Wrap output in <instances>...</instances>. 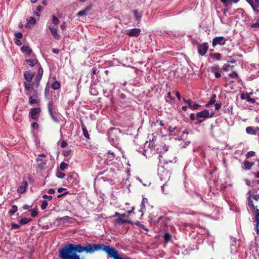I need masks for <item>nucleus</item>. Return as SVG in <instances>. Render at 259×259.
Returning a JSON list of instances; mask_svg holds the SVG:
<instances>
[{"instance_id": "obj_29", "label": "nucleus", "mask_w": 259, "mask_h": 259, "mask_svg": "<svg viewBox=\"0 0 259 259\" xmlns=\"http://www.w3.org/2000/svg\"><path fill=\"white\" fill-rule=\"evenodd\" d=\"M246 132L247 134L250 135H255V131L251 126H247L246 128Z\"/></svg>"}, {"instance_id": "obj_40", "label": "nucleus", "mask_w": 259, "mask_h": 259, "mask_svg": "<svg viewBox=\"0 0 259 259\" xmlns=\"http://www.w3.org/2000/svg\"><path fill=\"white\" fill-rule=\"evenodd\" d=\"M50 86L49 85L48 83L47 84L45 90V96L46 98H48V96L49 95V91H50Z\"/></svg>"}, {"instance_id": "obj_18", "label": "nucleus", "mask_w": 259, "mask_h": 259, "mask_svg": "<svg viewBox=\"0 0 259 259\" xmlns=\"http://www.w3.org/2000/svg\"><path fill=\"white\" fill-rule=\"evenodd\" d=\"M49 115H50L51 118L54 122L56 123L59 122L60 120L58 117V116H59V114L58 112H57L56 111H54V112L52 113V114H49Z\"/></svg>"}, {"instance_id": "obj_15", "label": "nucleus", "mask_w": 259, "mask_h": 259, "mask_svg": "<svg viewBox=\"0 0 259 259\" xmlns=\"http://www.w3.org/2000/svg\"><path fill=\"white\" fill-rule=\"evenodd\" d=\"M21 52L26 55L29 56L32 54V50L30 48L27 46H24L21 48Z\"/></svg>"}, {"instance_id": "obj_46", "label": "nucleus", "mask_w": 259, "mask_h": 259, "mask_svg": "<svg viewBox=\"0 0 259 259\" xmlns=\"http://www.w3.org/2000/svg\"><path fill=\"white\" fill-rule=\"evenodd\" d=\"M252 28H259V18L254 23H252L250 25Z\"/></svg>"}, {"instance_id": "obj_41", "label": "nucleus", "mask_w": 259, "mask_h": 259, "mask_svg": "<svg viewBox=\"0 0 259 259\" xmlns=\"http://www.w3.org/2000/svg\"><path fill=\"white\" fill-rule=\"evenodd\" d=\"M48 205V201L47 200H43L42 201V204H41V206H40L41 209L42 210L45 209L47 208Z\"/></svg>"}, {"instance_id": "obj_28", "label": "nucleus", "mask_w": 259, "mask_h": 259, "mask_svg": "<svg viewBox=\"0 0 259 259\" xmlns=\"http://www.w3.org/2000/svg\"><path fill=\"white\" fill-rule=\"evenodd\" d=\"M81 127H82L83 134V136H84V137H85L87 139H90V135L88 133V132L87 130L85 125L83 123L81 124Z\"/></svg>"}, {"instance_id": "obj_44", "label": "nucleus", "mask_w": 259, "mask_h": 259, "mask_svg": "<svg viewBox=\"0 0 259 259\" xmlns=\"http://www.w3.org/2000/svg\"><path fill=\"white\" fill-rule=\"evenodd\" d=\"M229 76L230 77L233 78H237L238 77V74L235 71H233L232 73H230L229 74Z\"/></svg>"}, {"instance_id": "obj_12", "label": "nucleus", "mask_w": 259, "mask_h": 259, "mask_svg": "<svg viewBox=\"0 0 259 259\" xmlns=\"http://www.w3.org/2000/svg\"><path fill=\"white\" fill-rule=\"evenodd\" d=\"M28 187V183L27 181H23L21 185L18 187L17 192L19 193L23 194L26 191V188Z\"/></svg>"}, {"instance_id": "obj_27", "label": "nucleus", "mask_w": 259, "mask_h": 259, "mask_svg": "<svg viewBox=\"0 0 259 259\" xmlns=\"http://www.w3.org/2000/svg\"><path fill=\"white\" fill-rule=\"evenodd\" d=\"M216 95L215 94L213 95L211 98L209 102L206 104V107H209L210 105L213 104L215 102Z\"/></svg>"}, {"instance_id": "obj_21", "label": "nucleus", "mask_w": 259, "mask_h": 259, "mask_svg": "<svg viewBox=\"0 0 259 259\" xmlns=\"http://www.w3.org/2000/svg\"><path fill=\"white\" fill-rule=\"evenodd\" d=\"M26 62L31 67H33L38 63V60L35 58L33 59H27L26 60Z\"/></svg>"}, {"instance_id": "obj_13", "label": "nucleus", "mask_w": 259, "mask_h": 259, "mask_svg": "<svg viewBox=\"0 0 259 259\" xmlns=\"http://www.w3.org/2000/svg\"><path fill=\"white\" fill-rule=\"evenodd\" d=\"M33 77L34 73H32L30 71H26L24 73V77L26 80L25 82H31Z\"/></svg>"}, {"instance_id": "obj_31", "label": "nucleus", "mask_w": 259, "mask_h": 259, "mask_svg": "<svg viewBox=\"0 0 259 259\" xmlns=\"http://www.w3.org/2000/svg\"><path fill=\"white\" fill-rule=\"evenodd\" d=\"M211 57L214 58L216 60L219 61L221 59L222 55L220 53H212L210 54Z\"/></svg>"}, {"instance_id": "obj_51", "label": "nucleus", "mask_w": 259, "mask_h": 259, "mask_svg": "<svg viewBox=\"0 0 259 259\" xmlns=\"http://www.w3.org/2000/svg\"><path fill=\"white\" fill-rule=\"evenodd\" d=\"M86 13H87V10H82L81 11H80L77 13V15L78 16H82L85 15Z\"/></svg>"}, {"instance_id": "obj_59", "label": "nucleus", "mask_w": 259, "mask_h": 259, "mask_svg": "<svg viewBox=\"0 0 259 259\" xmlns=\"http://www.w3.org/2000/svg\"><path fill=\"white\" fill-rule=\"evenodd\" d=\"M14 42L18 46H20L22 44V42L19 39H14Z\"/></svg>"}, {"instance_id": "obj_30", "label": "nucleus", "mask_w": 259, "mask_h": 259, "mask_svg": "<svg viewBox=\"0 0 259 259\" xmlns=\"http://www.w3.org/2000/svg\"><path fill=\"white\" fill-rule=\"evenodd\" d=\"M163 238L164 241L167 242L170 240L171 238V235L168 232H165L163 236Z\"/></svg>"}, {"instance_id": "obj_11", "label": "nucleus", "mask_w": 259, "mask_h": 259, "mask_svg": "<svg viewBox=\"0 0 259 259\" xmlns=\"http://www.w3.org/2000/svg\"><path fill=\"white\" fill-rule=\"evenodd\" d=\"M24 85L25 90V94L26 95H29L30 94V90L33 89L34 83H31V82H24Z\"/></svg>"}, {"instance_id": "obj_37", "label": "nucleus", "mask_w": 259, "mask_h": 259, "mask_svg": "<svg viewBox=\"0 0 259 259\" xmlns=\"http://www.w3.org/2000/svg\"><path fill=\"white\" fill-rule=\"evenodd\" d=\"M56 176L58 178L63 179L65 176V174L58 170L56 173Z\"/></svg>"}, {"instance_id": "obj_23", "label": "nucleus", "mask_w": 259, "mask_h": 259, "mask_svg": "<svg viewBox=\"0 0 259 259\" xmlns=\"http://www.w3.org/2000/svg\"><path fill=\"white\" fill-rule=\"evenodd\" d=\"M134 17L135 19L138 21H140L142 14L141 13H139L137 10H134L133 11Z\"/></svg>"}, {"instance_id": "obj_6", "label": "nucleus", "mask_w": 259, "mask_h": 259, "mask_svg": "<svg viewBox=\"0 0 259 259\" xmlns=\"http://www.w3.org/2000/svg\"><path fill=\"white\" fill-rule=\"evenodd\" d=\"M227 39L223 36H217L212 39V45L215 47L217 45H224Z\"/></svg>"}, {"instance_id": "obj_24", "label": "nucleus", "mask_w": 259, "mask_h": 259, "mask_svg": "<svg viewBox=\"0 0 259 259\" xmlns=\"http://www.w3.org/2000/svg\"><path fill=\"white\" fill-rule=\"evenodd\" d=\"M148 201V199L146 198H143L142 201L141 203V209L140 211L142 212V216L143 215V210L145 209V204L147 203Z\"/></svg>"}, {"instance_id": "obj_34", "label": "nucleus", "mask_w": 259, "mask_h": 259, "mask_svg": "<svg viewBox=\"0 0 259 259\" xmlns=\"http://www.w3.org/2000/svg\"><path fill=\"white\" fill-rule=\"evenodd\" d=\"M18 210V207L16 205H13L11 209L9 210V213L10 215H13Z\"/></svg>"}, {"instance_id": "obj_39", "label": "nucleus", "mask_w": 259, "mask_h": 259, "mask_svg": "<svg viewBox=\"0 0 259 259\" xmlns=\"http://www.w3.org/2000/svg\"><path fill=\"white\" fill-rule=\"evenodd\" d=\"M46 162L44 161H41V162H38L37 164L38 167L40 169H44L46 167Z\"/></svg>"}, {"instance_id": "obj_3", "label": "nucleus", "mask_w": 259, "mask_h": 259, "mask_svg": "<svg viewBox=\"0 0 259 259\" xmlns=\"http://www.w3.org/2000/svg\"><path fill=\"white\" fill-rule=\"evenodd\" d=\"M72 246L75 254H77L76 252L81 253L83 251L91 253L96 251L97 244L87 243L85 246H82L80 244H72Z\"/></svg>"}, {"instance_id": "obj_63", "label": "nucleus", "mask_w": 259, "mask_h": 259, "mask_svg": "<svg viewBox=\"0 0 259 259\" xmlns=\"http://www.w3.org/2000/svg\"><path fill=\"white\" fill-rule=\"evenodd\" d=\"M230 67V66L229 65H225L223 66V69L225 71H228L229 70Z\"/></svg>"}, {"instance_id": "obj_64", "label": "nucleus", "mask_w": 259, "mask_h": 259, "mask_svg": "<svg viewBox=\"0 0 259 259\" xmlns=\"http://www.w3.org/2000/svg\"><path fill=\"white\" fill-rule=\"evenodd\" d=\"M60 28L62 30H64L66 28V23L65 22H63L62 23V24H61V26H60Z\"/></svg>"}, {"instance_id": "obj_20", "label": "nucleus", "mask_w": 259, "mask_h": 259, "mask_svg": "<svg viewBox=\"0 0 259 259\" xmlns=\"http://www.w3.org/2000/svg\"><path fill=\"white\" fill-rule=\"evenodd\" d=\"M116 223L118 225H122L123 224H133L132 222L130 220H124L121 218H118L116 221Z\"/></svg>"}, {"instance_id": "obj_38", "label": "nucleus", "mask_w": 259, "mask_h": 259, "mask_svg": "<svg viewBox=\"0 0 259 259\" xmlns=\"http://www.w3.org/2000/svg\"><path fill=\"white\" fill-rule=\"evenodd\" d=\"M68 167V164L64 162H62L60 165V169L63 171Z\"/></svg>"}, {"instance_id": "obj_56", "label": "nucleus", "mask_w": 259, "mask_h": 259, "mask_svg": "<svg viewBox=\"0 0 259 259\" xmlns=\"http://www.w3.org/2000/svg\"><path fill=\"white\" fill-rule=\"evenodd\" d=\"M31 126L32 128H33L34 129H37L38 128V124L36 122H33L32 124H31Z\"/></svg>"}, {"instance_id": "obj_19", "label": "nucleus", "mask_w": 259, "mask_h": 259, "mask_svg": "<svg viewBox=\"0 0 259 259\" xmlns=\"http://www.w3.org/2000/svg\"><path fill=\"white\" fill-rule=\"evenodd\" d=\"M240 98L242 100H246V101L247 102L254 103L255 102V100L251 98L248 95H246V96H245L243 94H241Z\"/></svg>"}, {"instance_id": "obj_17", "label": "nucleus", "mask_w": 259, "mask_h": 259, "mask_svg": "<svg viewBox=\"0 0 259 259\" xmlns=\"http://www.w3.org/2000/svg\"><path fill=\"white\" fill-rule=\"evenodd\" d=\"M48 109L49 114H52V113L54 112V111H56V109L54 107L53 102L52 100H50L48 104Z\"/></svg>"}, {"instance_id": "obj_32", "label": "nucleus", "mask_w": 259, "mask_h": 259, "mask_svg": "<svg viewBox=\"0 0 259 259\" xmlns=\"http://www.w3.org/2000/svg\"><path fill=\"white\" fill-rule=\"evenodd\" d=\"M107 158L108 160L110 161L112 160L115 157L114 153L111 152V151H108L107 153Z\"/></svg>"}, {"instance_id": "obj_36", "label": "nucleus", "mask_w": 259, "mask_h": 259, "mask_svg": "<svg viewBox=\"0 0 259 259\" xmlns=\"http://www.w3.org/2000/svg\"><path fill=\"white\" fill-rule=\"evenodd\" d=\"M254 209L255 212V222L256 223L259 224V209L257 207Z\"/></svg>"}, {"instance_id": "obj_2", "label": "nucleus", "mask_w": 259, "mask_h": 259, "mask_svg": "<svg viewBox=\"0 0 259 259\" xmlns=\"http://www.w3.org/2000/svg\"><path fill=\"white\" fill-rule=\"evenodd\" d=\"M103 250L107 255L112 257L113 259H132L130 257L122 258L118 254V251L114 248L110 247L109 245H106L103 244H97L96 251Z\"/></svg>"}, {"instance_id": "obj_48", "label": "nucleus", "mask_w": 259, "mask_h": 259, "mask_svg": "<svg viewBox=\"0 0 259 259\" xmlns=\"http://www.w3.org/2000/svg\"><path fill=\"white\" fill-rule=\"evenodd\" d=\"M255 155V152L254 151H251L247 153L246 156L247 158H249L250 157H253Z\"/></svg>"}, {"instance_id": "obj_47", "label": "nucleus", "mask_w": 259, "mask_h": 259, "mask_svg": "<svg viewBox=\"0 0 259 259\" xmlns=\"http://www.w3.org/2000/svg\"><path fill=\"white\" fill-rule=\"evenodd\" d=\"M28 22L31 24H34L36 23V20L34 18L30 17L29 18Z\"/></svg>"}, {"instance_id": "obj_26", "label": "nucleus", "mask_w": 259, "mask_h": 259, "mask_svg": "<svg viewBox=\"0 0 259 259\" xmlns=\"http://www.w3.org/2000/svg\"><path fill=\"white\" fill-rule=\"evenodd\" d=\"M51 87L54 90H58L61 87L60 83L58 81H55L51 84Z\"/></svg>"}, {"instance_id": "obj_53", "label": "nucleus", "mask_w": 259, "mask_h": 259, "mask_svg": "<svg viewBox=\"0 0 259 259\" xmlns=\"http://www.w3.org/2000/svg\"><path fill=\"white\" fill-rule=\"evenodd\" d=\"M43 74V69L41 67H40L38 70L37 74L38 75H40L42 76Z\"/></svg>"}, {"instance_id": "obj_7", "label": "nucleus", "mask_w": 259, "mask_h": 259, "mask_svg": "<svg viewBox=\"0 0 259 259\" xmlns=\"http://www.w3.org/2000/svg\"><path fill=\"white\" fill-rule=\"evenodd\" d=\"M141 32L140 28H133L126 30V34L130 37H138Z\"/></svg>"}, {"instance_id": "obj_22", "label": "nucleus", "mask_w": 259, "mask_h": 259, "mask_svg": "<svg viewBox=\"0 0 259 259\" xmlns=\"http://www.w3.org/2000/svg\"><path fill=\"white\" fill-rule=\"evenodd\" d=\"M220 1L226 7L231 5L233 3H237L239 1V0H220Z\"/></svg>"}, {"instance_id": "obj_43", "label": "nucleus", "mask_w": 259, "mask_h": 259, "mask_svg": "<svg viewBox=\"0 0 259 259\" xmlns=\"http://www.w3.org/2000/svg\"><path fill=\"white\" fill-rule=\"evenodd\" d=\"M59 19H58V18L57 17H56L55 16H52V23L56 25H58L59 24Z\"/></svg>"}, {"instance_id": "obj_42", "label": "nucleus", "mask_w": 259, "mask_h": 259, "mask_svg": "<svg viewBox=\"0 0 259 259\" xmlns=\"http://www.w3.org/2000/svg\"><path fill=\"white\" fill-rule=\"evenodd\" d=\"M31 212V215L33 218L36 217L38 215V212L36 209H32L29 210Z\"/></svg>"}, {"instance_id": "obj_57", "label": "nucleus", "mask_w": 259, "mask_h": 259, "mask_svg": "<svg viewBox=\"0 0 259 259\" xmlns=\"http://www.w3.org/2000/svg\"><path fill=\"white\" fill-rule=\"evenodd\" d=\"M190 118L192 120L196 119L197 118L196 115H195L194 113H191L190 115Z\"/></svg>"}, {"instance_id": "obj_60", "label": "nucleus", "mask_w": 259, "mask_h": 259, "mask_svg": "<svg viewBox=\"0 0 259 259\" xmlns=\"http://www.w3.org/2000/svg\"><path fill=\"white\" fill-rule=\"evenodd\" d=\"M250 196L251 197V198L252 199H254L256 201H257L259 200V196H258L257 195H250Z\"/></svg>"}, {"instance_id": "obj_4", "label": "nucleus", "mask_w": 259, "mask_h": 259, "mask_svg": "<svg viewBox=\"0 0 259 259\" xmlns=\"http://www.w3.org/2000/svg\"><path fill=\"white\" fill-rule=\"evenodd\" d=\"M196 45L198 50V53L201 56H204L207 53L209 46L207 42L199 44L196 41Z\"/></svg>"}, {"instance_id": "obj_50", "label": "nucleus", "mask_w": 259, "mask_h": 259, "mask_svg": "<svg viewBox=\"0 0 259 259\" xmlns=\"http://www.w3.org/2000/svg\"><path fill=\"white\" fill-rule=\"evenodd\" d=\"M15 36L17 38L16 39H20L22 37L23 34L21 32H18L15 33Z\"/></svg>"}, {"instance_id": "obj_1", "label": "nucleus", "mask_w": 259, "mask_h": 259, "mask_svg": "<svg viewBox=\"0 0 259 259\" xmlns=\"http://www.w3.org/2000/svg\"><path fill=\"white\" fill-rule=\"evenodd\" d=\"M59 255L61 259H81L79 255L75 254L72 244H67L59 250Z\"/></svg>"}, {"instance_id": "obj_49", "label": "nucleus", "mask_w": 259, "mask_h": 259, "mask_svg": "<svg viewBox=\"0 0 259 259\" xmlns=\"http://www.w3.org/2000/svg\"><path fill=\"white\" fill-rule=\"evenodd\" d=\"M72 150L71 149L65 150L63 151V154L65 156H68L70 155Z\"/></svg>"}, {"instance_id": "obj_61", "label": "nucleus", "mask_w": 259, "mask_h": 259, "mask_svg": "<svg viewBox=\"0 0 259 259\" xmlns=\"http://www.w3.org/2000/svg\"><path fill=\"white\" fill-rule=\"evenodd\" d=\"M97 69L95 67L93 68L92 69L91 74L95 75L97 73Z\"/></svg>"}, {"instance_id": "obj_10", "label": "nucleus", "mask_w": 259, "mask_h": 259, "mask_svg": "<svg viewBox=\"0 0 259 259\" xmlns=\"http://www.w3.org/2000/svg\"><path fill=\"white\" fill-rule=\"evenodd\" d=\"M210 71L214 73L215 78H219L221 76L220 68L218 65H215L210 67Z\"/></svg>"}, {"instance_id": "obj_52", "label": "nucleus", "mask_w": 259, "mask_h": 259, "mask_svg": "<svg viewBox=\"0 0 259 259\" xmlns=\"http://www.w3.org/2000/svg\"><path fill=\"white\" fill-rule=\"evenodd\" d=\"M42 197L45 199H47L49 200H52L53 198V197L51 195H48L47 194L43 195Z\"/></svg>"}, {"instance_id": "obj_55", "label": "nucleus", "mask_w": 259, "mask_h": 259, "mask_svg": "<svg viewBox=\"0 0 259 259\" xmlns=\"http://www.w3.org/2000/svg\"><path fill=\"white\" fill-rule=\"evenodd\" d=\"M254 6L253 5H251V8L253 9L254 12H256V13H258L259 12V10H257V8L259 7V6H255V5H254V4H253Z\"/></svg>"}, {"instance_id": "obj_45", "label": "nucleus", "mask_w": 259, "mask_h": 259, "mask_svg": "<svg viewBox=\"0 0 259 259\" xmlns=\"http://www.w3.org/2000/svg\"><path fill=\"white\" fill-rule=\"evenodd\" d=\"M11 229H18L20 228V225L18 224H15L14 223H12L11 224Z\"/></svg>"}, {"instance_id": "obj_16", "label": "nucleus", "mask_w": 259, "mask_h": 259, "mask_svg": "<svg viewBox=\"0 0 259 259\" xmlns=\"http://www.w3.org/2000/svg\"><path fill=\"white\" fill-rule=\"evenodd\" d=\"M39 100L38 98L37 95L30 96L29 98V104L30 105H33L37 104L39 102Z\"/></svg>"}, {"instance_id": "obj_5", "label": "nucleus", "mask_w": 259, "mask_h": 259, "mask_svg": "<svg viewBox=\"0 0 259 259\" xmlns=\"http://www.w3.org/2000/svg\"><path fill=\"white\" fill-rule=\"evenodd\" d=\"M40 111L39 108H31L30 110L29 115L32 119L37 121L39 119Z\"/></svg>"}, {"instance_id": "obj_58", "label": "nucleus", "mask_w": 259, "mask_h": 259, "mask_svg": "<svg viewBox=\"0 0 259 259\" xmlns=\"http://www.w3.org/2000/svg\"><path fill=\"white\" fill-rule=\"evenodd\" d=\"M68 145V144L66 141H63L61 143V148H65Z\"/></svg>"}, {"instance_id": "obj_8", "label": "nucleus", "mask_w": 259, "mask_h": 259, "mask_svg": "<svg viewBox=\"0 0 259 259\" xmlns=\"http://www.w3.org/2000/svg\"><path fill=\"white\" fill-rule=\"evenodd\" d=\"M212 115L213 114L210 115L209 111L208 110L205 109L200 112H198L196 114V118H203V119H204L205 118L211 117Z\"/></svg>"}, {"instance_id": "obj_62", "label": "nucleus", "mask_w": 259, "mask_h": 259, "mask_svg": "<svg viewBox=\"0 0 259 259\" xmlns=\"http://www.w3.org/2000/svg\"><path fill=\"white\" fill-rule=\"evenodd\" d=\"M53 53L56 54H58L60 52V50L58 49L54 48L52 50Z\"/></svg>"}, {"instance_id": "obj_9", "label": "nucleus", "mask_w": 259, "mask_h": 259, "mask_svg": "<svg viewBox=\"0 0 259 259\" xmlns=\"http://www.w3.org/2000/svg\"><path fill=\"white\" fill-rule=\"evenodd\" d=\"M183 101L188 104L189 108L192 110H197L201 106L200 105L196 103H195L193 104L190 99H186L185 98H183Z\"/></svg>"}, {"instance_id": "obj_35", "label": "nucleus", "mask_w": 259, "mask_h": 259, "mask_svg": "<svg viewBox=\"0 0 259 259\" xmlns=\"http://www.w3.org/2000/svg\"><path fill=\"white\" fill-rule=\"evenodd\" d=\"M31 220L30 219V220H28L26 218H22L21 219H20L19 222V223L21 225H25L26 224H27L28 222H29Z\"/></svg>"}, {"instance_id": "obj_33", "label": "nucleus", "mask_w": 259, "mask_h": 259, "mask_svg": "<svg viewBox=\"0 0 259 259\" xmlns=\"http://www.w3.org/2000/svg\"><path fill=\"white\" fill-rule=\"evenodd\" d=\"M252 198L250 196L248 197V204L249 207H251L253 209H255L257 207V206H255L254 205L252 200L251 199Z\"/></svg>"}, {"instance_id": "obj_14", "label": "nucleus", "mask_w": 259, "mask_h": 259, "mask_svg": "<svg viewBox=\"0 0 259 259\" xmlns=\"http://www.w3.org/2000/svg\"><path fill=\"white\" fill-rule=\"evenodd\" d=\"M49 29L54 37L57 40H60L61 36L59 34H58L57 29L53 26H50Z\"/></svg>"}, {"instance_id": "obj_54", "label": "nucleus", "mask_w": 259, "mask_h": 259, "mask_svg": "<svg viewBox=\"0 0 259 259\" xmlns=\"http://www.w3.org/2000/svg\"><path fill=\"white\" fill-rule=\"evenodd\" d=\"M222 107V104L221 103H217L215 104V108L217 110H219Z\"/></svg>"}, {"instance_id": "obj_25", "label": "nucleus", "mask_w": 259, "mask_h": 259, "mask_svg": "<svg viewBox=\"0 0 259 259\" xmlns=\"http://www.w3.org/2000/svg\"><path fill=\"white\" fill-rule=\"evenodd\" d=\"M243 164L244 168L247 170L250 169L254 164L253 162H249L247 160H245Z\"/></svg>"}]
</instances>
